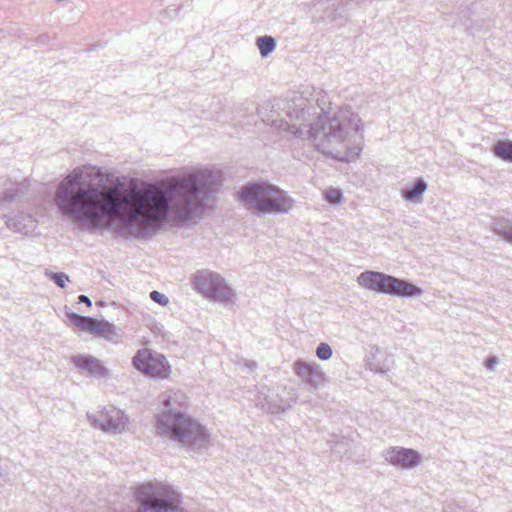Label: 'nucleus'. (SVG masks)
<instances>
[{"mask_svg":"<svg viewBox=\"0 0 512 512\" xmlns=\"http://www.w3.org/2000/svg\"><path fill=\"white\" fill-rule=\"evenodd\" d=\"M101 169L85 174L74 169L57 186L54 202L64 218L84 231L109 229L116 216L118 233L136 239L161 228L170 218L184 223L204 212L221 186L208 169L174 176L152 186L132 188L122 197L121 177L103 183Z\"/></svg>","mask_w":512,"mask_h":512,"instance_id":"nucleus-1","label":"nucleus"},{"mask_svg":"<svg viewBox=\"0 0 512 512\" xmlns=\"http://www.w3.org/2000/svg\"><path fill=\"white\" fill-rule=\"evenodd\" d=\"M283 110L289 121L275 119L273 126L302 140H310L318 151L335 159H347L351 155L352 138H362L360 118L350 108L325 111L299 96L286 101Z\"/></svg>","mask_w":512,"mask_h":512,"instance_id":"nucleus-2","label":"nucleus"},{"mask_svg":"<svg viewBox=\"0 0 512 512\" xmlns=\"http://www.w3.org/2000/svg\"><path fill=\"white\" fill-rule=\"evenodd\" d=\"M176 397L175 393L174 397L167 396L162 400L164 409L156 419L157 433L200 452L207 448L210 435L203 425L177 409Z\"/></svg>","mask_w":512,"mask_h":512,"instance_id":"nucleus-3","label":"nucleus"},{"mask_svg":"<svg viewBox=\"0 0 512 512\" xmlns=\"http://www.w3.org/2000/svg\"><path fill=\"white\" fill-rule=\"evenodd\" d=\"M243 206L258 217L267 214H286L294 206V199L278 186L263 182L245 184L238 192Z\"/></svg>","mask_w":512,"mask_h":512,"instance_id":"nucleus-4","label":"nucleus"},{"mask_svg":"<svg viewBox=\"0 0 512 512\" xmlns=\"http://www.w3.org/2000/svg\"><path fill=\"white\" fill-rule=\"evenodd\" d=\"M193 284L206 298L217 302H229L235 296L234 290L227 285L225 279L209 270L197 272Z\"/></svg>","mask_w":512,"mask_h":512,"instance_id":"nucleus-5","label":"nucleus"},{"mask_svg":"<svg viewBox=\"0 0 512 512\" xmlns=\"http://www.w3.org/2000/svg\"><path fill=\"white\" fill-rule=\"evenodd\" d=\"M132 363L138 371L154 379H164L170 374L171 367L166 357L149 348L139 349Z\"/></svg>","mask_w":512,"mask_h":512,"instance_id":"nucleus-6","label":"nucleus"},{"mask_svg":"<svg viewBox=\"0 0 512 512\" xmlns=\"http://www.w3.org/2000/svg\"><path fill=\"white\" fill-rule=\"evenodd\" d=\"M366 0H340L335 6L336 0H317L314 7L317 12H323L324 19L336 21L348 16L349 12L360 7Z\"/></svg>","mask_w":512,"mask_h":512,"instance_id":"nucleus-7","label":"nucleus"},{"mask_svg":"<svg viewBox=\"0 0 512 512\" xmlns=\"http://www.w3.org/2000/svg\"><path fill=\"white\" fill-rule=\"evenodd\" d=\"M294 372L309 386L310 391L318 390L328 381L325 372L317 363H309L299 359L294 363Z\"/></svg>","mask_w":512,"mask_h":512,"instance_id":"nucleus-8","label":"nucleus"},{"mask_svg":"<svg viewBox=\"0 0 512 512\" xmlns=\"http://www.w3.org/2000/svg\"><path fill=\"white\" fill-rule=\"evenodd\" d=\"M382 455L389 464L401 469L414 468L421 461L417 451L404 447H390L384 450Z\"/></svg>","mask_w":512,"mask_h":512,"instance_id":"nucleus-9","label":"nucleus"},{"mask_svg":"<svg viewBox=\"0 0 512 512\" xmlns=\"http://www.w3.org/2000/svg\"><path fill=\"white\" fill-rule=\"evenodd\" d=\"M72 363L76 368L87 373L89 376L102 379L110 376V371L103 362L89 354H79L72 357Z\"/></svg>","mask_w":512,"mask_h":512,"instance_id":"nucleus-10","label":"nucleus"},{"mask_svg":"<svg viewBox=\"0 0 512 512\" xmlns=\"http://www.w3.org/2000/svg\"><path fill=\"white\" fill-rule=\"evenodd\" d=\"M6 217V225L9 229L24 235L32 232L36 226V221L29 214L18 213L15 216Z\"/></svg>","mask_w":512,"mask_h":512,"instance_id":"nucleus-11","label":"nucleus"},{"mask_svg":"<svg viewBox=\"0 0 512 512\" xmlns=\"http://www.w3.org/2000/svg\"><path fill=\"white\" fill-rule=\"evenodd\" d=\"M392 291L390 296H396L400 298H417L423 294V290L410 283L409 281L401 278H394V283L391 286Z\"/></svg>","mask_w":512,"mask_h":512,"instance_id":"nucleus-12","label":"nucleus"},{"mask_svg":"<svg viewBox=\"0 0 512 512\" xmlns=\"http://www.w3.org/2000/svg\"><path fill=\"white\" fill-rule=\"evenodd\" d=\"M128 423V417L125 413L115 407L110 406V414L107 423L103 429L104 432L113 434L122 433Z\"/></svg>","mask_w":512,"mask_h":512,"instance_id":"nucleus-13","label":"nucleus"},{"mask_svg":"<svg viewBox=\"0 0 512 512\" xmlns=\"http://www.w3.org/2000/svg\"><path fill=\"white\" fill-rule=\"evenodd\" d=\"M29 189V183L27 180L16 182L11 185L10 188L3 192L1 202L3 204H9L14 201H19Z\"/></svg>","mask_w":512,"mask_h":512,"instance_id":"nucleus-14","label":"nucleus"},{"mask_svg":"<svg viewBox=\"0 0 512 512\" xmlns=\"http://www.w3.org/2000/svg\"><path fill=\"white\" fill-rule=\"evenodd\" d=\"M428 184L424 178H417L411 185H407L401 190L402 197L411 202L417 201L427 190Z\"/></svg>","mask_w":512,"mask_h":512,"instance_id":"nucleus-15","label":"nucleus"},{"mask_svg":"<svg viewBox=\"0 0 512 512\" xmlns=\"http://www.w3.org/2000/svg\"><path fill=\"white\" fill-rule=\"evenodd\" d=\"M380 275H381V272H378V271H372V270L364 271L357 277V283L361 287H363L369 291L379 293L380 282H381Z\"/></svg>","mask_w":512,"mask_h":512,"instance_id":"nucleus-16","label":"nucleus"},{"mask_svg":"<svg viewBox=\"0 0 512 512\" xmlns=\"http://www.w3.org/2000/svg\"><path fill=\"white\" fill-rule=\"evenodd\" d=\"M91 334H95L96 336L103 337L107 340H113L117 336L115 326L113 324L106 320L99 321L97 319H94Z\"/></svg>","mask_w":512,"mask_h":512,"instance_id":"nucleus-17","label":"nucleus"},{"mask_svg":"<svg viewBox=\"0 0 512 512\" xmlns=\"http://www.w3.org/2000/svg\"><path fill=\"white\" fill-rule=\"evenodd\" d=\"M494 156L501 160L512 162V141L508 139L497 141L491 149Z\"/></svg>","mask_w":512,"mask_h":512,"instance_id":"nucleus-18","label":"nucleus"},{"mask_svg":"<svg viewBox=\"0 0 512 512\" xmlns=\"http://www.w3.org/2000/svg\"><path fill=\"white\" fill-rule=\"evenodd\" d=\"M493 231L512 244V221L504 218L496 219L493 222Z\"/></svg>","mask_w":512,"mask_h":512,"instance_id":"nucleus-19","label":"nucleus"},{"mask_svg":"<svg viewBox=\"0 0 512 512\" xmlns=\"http://www.w3.org/2000/svg\"><path fill=\"white\" fill-rule=\"evenodd\" d=\"M257 47L262 57H267L276 49V39L272 36H261L256 40Z\"/></svg>","mask_w":512,"mask_h":512,"instance_id":"nucleus-20","label":"nucleus"},{"mask_svg":"<svg viewBox=\"0 0 512 512\" xmlns=\"http://www.w3.org/2000/svg\"><path fill=\"white\" fill-rule=\"evenodd\" d=\"M109 414H110V407H105L102 410L97 411L96 413H93V414L88 413L87 417H88L90 423L95 428H99L103 431V429L107 423Z\"/></svg>","mask_w":512,"mask_h":512,"instance_id":"nucleus-21","label":"nucleus"},{"mask_svg":"<svg viewBox=\"0 0 512 512\" xmlns=\"http://www.w3.org/2000/svg\"><path fill=\"white\" fill-rule=\"evenodd\" d=\"M395 276L381 272L380 275V291L379 294L391 295L392 285L394 283Z\"/></svg>","mask_w":512,"mask_h":512,"instance_id":"nucleus-22","label":"nucleus"},{"mask_svg":"<svg viewBox=\"0 0 512 512\" xmlns=\"http://www.w3.org/2000/svg\"><path fill=\"white\" fill-rule=\"evenodd\" d=\"M315 353L320 360L326 361L332 356V348L329 344L322 342L317 346Z\"/></svg>","mask_w":512,"mask_h":512,"instance_id":"nucleus-23","label":"nucleus"},{"mask_svg":"<svg viewBox=\"0 0 512 512\" xmlns=\"http://www.w3.org/2000/svg\"><path fill=\"white\" fill-rule=\"evenodd\" d=\"M47 275L60 288H64L66 282L69 281V276L64 272H49Z\"/></svg>","mask_w":512,"mask_h":512,"instance_id":"nucleus-24","label":"nucleus"},{"mask_svg":"<svg viewBox=\"0 0 512 512\" xmlns=\"http://www.w3.org/2000/svg\"><path fill=\"white\" fill-rule=\"evenodd\" d=\"M343 198V194L339 189H330L326 192L325 199L331 204H339Z\"/></svg>","mask_w":512,"mask_h":512,"instance_id":"nucleus-25","label":"nucleus"},{"mask_svg":"<svg viewBox=\"0 0 512 512\" xmlns=\"http://www.w3.org/2000/svg\"><path fill=\"white\" fill-rule=\"evenodd\" d=\"M392 360L390 359V357H386L385 358V361L382 365L380 364H376L374 362H371L370 363V369L377 372V373H386L390 370V364H391Z\"/></svg>","mask_w":512,"mask_h":512,"instance_id":"nucleus-26","label":"nucleus"},{"mask_svg":"<svg viewBox=\"0 0 512 512\" xmlns=\"http://www.w3.org/2000/svg\"><path fill=\"white\" fill-rule=\"evenodd\" d=\"M150 298L151 300H153L155 303L161 305V306H166L168 303H169V299L168 297L157 291V290H153L151 293H150Z\"/></svg>","mask_w":512,"mask_h":512,"instance_id":"nucleus-27","label":"nucleus"},{"mask_svg":"<svg viewBox=\"0 0 512 512\" xmlns=\"http://www.w3.org/2000/svg\"><path fill=\"white\" fill-rule=\"evenodd\" d=\"M262 408L271 414H278L284 412L287 407L280 404H272L267 401V403H262Z\"/></svg>","mask_w":512,"mask_h":512,"instance_id":"nucleus-28","label":"nucleus"},{"mask_svg":"<svg viewBox=\"0 0 512 512\" xmlns=\"http://www.w3.org/2000/svg\"><path fill=\"white\" fill-rule=\"evenodd\" d=\"M94 319L95 318L89 316H83L82 321L79 322V325L77 327L81 328L83 331L91 333Z\"/></svg>","mask_w":512,"mask_h":512,"instance_id":"nucleus-29","label":"nucleus"},{"mask_svg":"<svg viewBox=\"0 0 512 512\" xmlns=\"http://www.w3.org/2000/svg\"><path fill=\"white\" fill-rule=\"evenodd\" d=\"M65 309H66L67 318L73 325H75L77 327L79 325V322L82 321L83 316L76 312L68 310L67 307Z\"/></svg>","mask_w":512,"mask_h":512,"instance_id":"nucleus-30","label":"nucleus"},{"mask_svg":"<svg viewBox=\"0 0 512 512\" xmlns=\"http://www.w3.org/2000/svg\"><path fill=\"white\" fill-rule=\"evenodd\" d=\"M498 364V358L496 356H490L485 361V366L489 370H493L494 367Z\"/></svg>","mask_w":512,"mask_h":512,"instance_id":"nucleus-31","label":"nucleus"},{"mask_svg":"<svg viewBox=\"0 0 512 512\" xmlns=\"http://www.w3.org/2000/svg\"><path fill=\"white\" fill-rule=\"evenodd\" d=\"M78 303L79 304H86L88 307H91L92 306V301L91 299L87 296V295H84V294H81L78 296Z\"/></svg>","mask_w":512,"mask_h":512,"instance_id":"nucleus-32","label":"nucleus"},{"mask_svg":"<svg viewBox=\"0 0 512 512\" xmlns=\"http://www.w3.org/2000/svg\"><path fill=\"white\" fill-rule=\"evenodd\" d=\"M97 304L98 305H103L104 303H103V301H99Z\"/></svg>","mask_w":512,"mask_h":512,"instance_id":"nucleus-33","label":"nucleus"}]
</instances>
